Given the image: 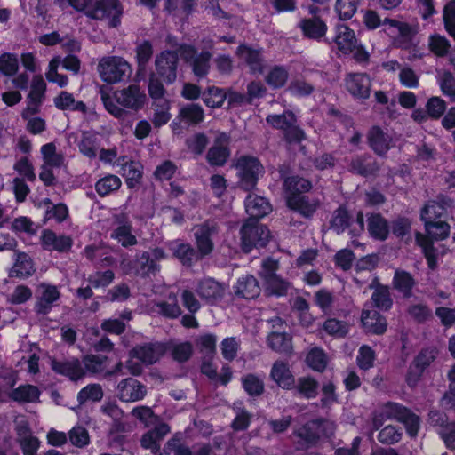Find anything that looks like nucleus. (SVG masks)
<instances>
[{"label":"nucleus","instance_id":"26","mask_svg":"<svg viewBox=\"0 0 455 455\" xmlns=\"http://www.w3.org/2000/svg\"><path fill=\"white\" fill-rule=\"evenodd\" d=\"M270 377L282 388L291 389L295 386V379L287 363L276 361L271 369Z\"/></svg>","mask_w":455,"mask_h":455},{"label":"nucleus","instance_id":"52","mask_svg":"<svg viewBox=\"0 0 455 455\" xmlns=\"http://www.w3.org/2000/svg\"><path fill=\"white\" fill-rule=\"evenodd\" d=\"M137 267L135 274L140 276H149L158 271V266L150 259L149 254L146 251L142 252L137 259Z\"/></svg>","mask_w":455,"mask_h":455},{"label":"nucleus","instance_id":"56","mask_svg":"<svg viewBox=\"0 0 455 455\" xmlns=\"http://www.w3.org/2000/svg\"><path fill=\"white\" fill-rule=\"evenodd\" d=\"M242 383L244 390L249 395H259L264 391V382L262 378L255 374H247L242 378Z\"/></svg>","mask_w":455,"mask_h":455},{"label":"nucleus","instance_id":"38","mask_svg":"<svg viewBox=\"0 0 455 455\" xmlns=\"http://www.w3.org/2000/svg\"><path fill=\"white\" fill-rule=\"evenodd\" d=\"M289 78V71L283 66L275 65L272 67L265 76L266 83L272 88L283 87Z\"/></svg>","mask_w":455,"mask_h":455},{"label":"nucleus","instance_id":"4","mask_svg":"<svg viewBox=\"0 0 455 455\" xmlns=\"http://www.w3.org/2000/svg\"><path fill=\"white\" fill-rule=\"evenodd\" d=\"M334 43L338 50L345 55L352 54L356 61H366L369 58L368 52L356 38L353 29L345 24L337 25L335 28Z\"/></svg>","mask_w":455,"mask_h":455},{"label":"nucleus","instance_id":"57","mask_svg":"<svg viewBox=\"0 0 455 455\" xmlns=\"http://www.w3.org/2000/svg\"><path fill=\"white\" fill-rule=\"evenodd\" d=\"M443 206L435 201L428 202L421 211L420 218L424 224L427 222H434L443 214Z\"/></svg>","mask_w":455,"mask_h":455},{"label":"nucleus","instance_id":"59","mask_svg":"<svg viewBox=\"0 0 455 455\" xmlns=\"http://www.w3.org/2000/svg\"><path fill=\"white\" fill-rule=\"evenodd\" d=\"M158 313L165 317L176 318L181 315V309L178 305L175 296H169L167 301H162L156 304Z\"/></svg>","mask_w":455,"mask_h":455},{"label":"nucleus","instance_id":"13","mask_svg":"<svg viewBox=\"0 0 455 455\" xmlns=\"http://www.w3.org/2000/svg\"><path fill=\"white\" fill-rule=\"evenodd\" d=\"M115 100L119 105L126 108L138 110L143 107L146 101V94L139 85L131 84L116 91Z\"/></svg>","mask_w":455,"mask_h":455},{"label":"nucleus","instance_id":"3","mask_svg":"<svg viewBox=\"0 0 455 455\" xmlns=\"http://www.w3.org/2000/svg\"><path fill=\"white\" fill-rule=\"evenodd\" d=\"M100 77L107 84H116L128 79L132 75L130 63L120 56H105L98 63Z\"/></svg>","mask_w":455,"mask_h":455},{"label":"nucleus","instance_id":"55","mask_svg":"<svg viewBox=\"0 0 455 455\" xmlns=\"http://www.w3.org/2000/svg\"><path fill=\"white\" fill-rule=\"evenodd\" d=\"M424 226L427 235L435 240H443L449 235L450 226L445 221L427 222Z\"/></svg>","mask_w":455,"mask_h":455},{"label":"nucleus","instance_id":"11","mask_svg":"<svg viewBox=\"0 0 455 455\" xmlns=\"http://www.w3.org/2000/svg\"><path fill=\"white\" fill-rule=\"evenodd\" d=\"M219 232L215 222L206 221L195 228L194 236L196 252L200 259L210 255L214 249L213 236Z\"/></svg>","mask_w":455,"mask_h":455},{"label":"nucleus","instance_id":"50","mask_svg":"<svg viewBox=\"0 0 455 455\" xmlns=\"http://www.w3.org/2000/svg\"><path fill=\"white\" fill-rule=\"evenodd\" d=\"M437 80L443 94L455 102V76L453 74L451 71L443 70L438 73Z\"/></svg>","mask_w":455,"mask_h":455},{"label":"nucleus","instance_id":"22","mask_svg":"<svg viewBox=\"0 0 455 455\" xmlns=\"http://www.w3.org/2000/svg\"><path fill=\"white\" fill-rule=\"evenodd\" d=\"M170 432V427L165 423H157L155 427L145 433L140 439L141 446L156 453L160 450V442Z\"/></svg>","mask_w":455,"mask_h":455},{"label":"nucleus","instance_id":"14","mask_svg":"<svg viewBox=\"0 0 455 455\" xmlns=\"http://www.w3.org/2000/svg\"><path fill=\"white\" fill-rule=\"evenodd\" d=\"M146 394V387L132 378L124 379L117 385V396L123 402L132 403L142 400Z\"/></svg>","mask_w":455,"mask_h":455},{"label":"nucleus","instance_id":"63","mask_svg":"<svg viewBox=\"0 0 455 455\" xmlns=\"http://www.w3.org/2000/svg\"><path fill=\"white\" fill-rule=\"evenodd\" d=\"M451 44L443 36L432 35L428 38L429 50L438 57H443L448 54Z\"/></svg>","mask_w":455,"mask_h":455},{"label":"nucleus","instance_id":"32","mask_svg":"<svg viewBox=\"0 0 455 455\" xmlns=\"http://www.w3.org/2000/svg\"><path fill=\"white\" fill-rule=\"evenodd\" d=\"M287 205L306 217L311 216L318 206L315 200L310 201L305 196H287Z\"/></svg>","mask_w":455,"mask_h":455},{"label":"nucleus","instance_id":"37","mask_svg":"<svg viewBox=\"0 0 455 455\" xmlns=\"http://www.w3.org/2000/svg\"><path fill=\"white\" fill-rule=\"evenodd\" d=\"M393 285L395 290L408 298L411 296V290L415 285V281L410 273L403 270H396L393 279Z\"/></svg>","mask_w":455,"mask_h":455},{"label":"nucleus","instance_id":"53","mask_svg":"<svg viewBox=\"0 0 455 455\" xmlns=\"http://www.w3.org/2000/svg\"><path fill=\"white\" fill-rule=\"evenodd\" d=\"M103 397V390L100 384H90L82 388L77 394V401L80 404L88 401L99 402Z\"/></svg>","mask_w":455,"mask_h":455},{"label":"nucleus","instance_id":"5","mask_svg":"<svg viewBox=\"0 0 455 455\" xmlns=\"http://www.w3.org/2000/svg\"><path fill=\"white\" fill-rule=\"evenodd\" d=\"M235 167L239 177V184L246 191L252 190L257 185L259 177L264 173L263 165L253 156L239 157Z\"/></svg>","mask_w":455,"mask_h":455},{"label":"nucleus","instance_id":"42","mask_svg":"<svg viewBox=\"0 0 455 455\" xmlns=\"http://www.w3.org/2000/svg\"><path fill=\"white\" fill-rule=\"evenodd\" d=\"M122 181L119 177L108 174L100 179L95 184V190L100 196H106L120 188Z\"/></svg>","mask_w":455,"mask_h":455},{"label":"nucleus","instance_id":"33","mask_svg":"<svg viewBox=\"0 0 455 455\" xmlns=\"http://www.w3.org/2000/svg\"><path fill=\"white\" fill-rule=\"evenodd\" d=\"M171 250L183 265L191 266L195 261L200 259L197 252L189 243H172Z\"/></svg>","mask_w":455,"mask_h":455},{"label":"nucleus","instance_id":"45","mask_svg":"<svg viewBox=\"0 0 455 455\" xmlns=\"http://www.w3.org/2000/svg\"><path fill=\"white\" fill-rule=\"evenodd\" d=\"M34 272L33 263L30 257L26 253H18L15 263L12 268V275L24 278L31 275Z\"/></svg>","mask_w":455,"mask_h":455},{"label":"nucleus","instance_id":"29","mask_svg":"<svg viewBox=\"0 0 455 455\" xmlns=\"http://www.w3.org/2000/svg\"><path fill=\"white\" fill-rule=\"evenodd\" d=\"M361 320L364 330L368 332L382 334L386 331V320L375 309H364Z\"/></svg>","mask_w":455,"mask_h":455},{"label":"nucleus","instance_id":"58","mask_svg":"<svg viewBox=\"0 0 455 455\" xmlns=\"http://www.w3.org/2000/svg\"><path fill=\"white\" fill-rule=\"evenodd\" d=\"M60 63V57L58 56L52 58L49 63L48 70L45 73V76L49 82L55 83L59 86L64 87L68 84V79L65 75L58 73L57 69Z\"/></svg>","mask_w":455,"mask_h":455},{"label":"nucleus","instance_id":"30","mask_svg":"<svg viewBox=\"0 0 455 455\" xmlns=\"http://www.w3.org/2000/svg\"><path fill=\"white\" fill-rule=\"evenodd\" d=\"M41 392L33 385H20L9 394V397L20 403H36L39 401Z\"/></svg>","mask_w":455,"mask_h":455},{"label":"nucleus","instance_id":"44","mask_svg":"<svg viewBox=\"0 0 455 455\" xmlns=\"http://www.w3.org/2000/svg\"><path fill=\"white\" fill-rule=\"evenodd\" d=\"M368 230L371 236L379 240H385L388 235L387 223L379 214L371 215L368 219Z\"/></svg>","mask_w":455,"mask_h":455},{"label":"nucleus","instance_id":"62","mask_svg":"<svg viewBox=\"0 0 455 455\" xmlns=\"http://www.w3.org/2000/svg\"><path fill=\"white\" fill-rule=\"evenodd\" d=\"M68 440L72 445L84 448L90 443V435L86 428L75 426L68 431Z\"/></svg>","mask_w":455,"mask_h":455},{"label":"nucleus","instance_id":"1","mask_svg":"<svg viewBox=\"0 0 455 455\" xmlns=\"http://www.w3.org/2000/svg\"><path fill=\"white\" fill-rule=\"evenodd\" d=\"M62 10L71 7L92 20H108L110 27L120 23L123 7L118 0H54Z\"/></svg>","mask_w":455,"mask_h":455},{"label":"nucleus","instance_id":"6","mask_svg":"<svg viewBox=\"0 0 455 455\" xmlns=\"http://www.w3.org/2000/svg\"><path fill=\"white\" fill-rule=\"evenodd\" d=\"M269 237L267 228L254 220H249L241 228L242 247L245 252H250L253 247H264Z\"/></svg>","mask_w":455,"mask_h":455},{"label":"nucleus","instance_id":"7","mask_svg":"<svg viewBox=\"0 0 455 455\" xmlns=\"http://www.w3.org/2000/svg\"><path fill=\"white\" fill-rule=\"evenodd\" d=\"M384 32L393 39V44L401 48H406L418 33V24H411L395 19L383 20Z\"/></svg>","mask_w":455,"mask_h":455},{"label":"nucleus","instance_id":"21","mask_svg":"<svg viewBox=\"0 0 455 455\" xmlns=\"http://www.w3.org/2000/svg\"><path fill=\"white\" fill-rule=\"evenodd\" d=\"M236 55L249 66L251 73L263 72L265 61L260 50L243 44L237 48Z\"/></svg>","mask_w":455,"mask_h":455},{"label":"nucleus","instance_id":"61","mask_svg":"<svg viewBox=\"0 0 455 455\" xmlns=\"http://www.w3.org/2000/svg\"><path fill=\"white\" fill-rule=\"evenodd\" d=\"M155 114L153 124L156 127L165 124L171 119L170 101L168 100H161V102L154 103Z\"/></svg>","mask_w":455,"mask_h":455},{"label":"nucleus","instance_id":"43","mask_svg":"<svg viewBox=\"0 0 455 455\" xmlns=\"http://www.w3.org/2000/svg\"><path fill=\"white\" fill-rule=\"evenodd\" d=\"M311 182L298 176L288 177L284 180V188L287 196H301L311 188Z\"/></svg>","mask_w":455,"mask_h":455},{"label":"nucleus","instance_id":"64","mask_svg":"<svg viewBox=\"0 0 455 455\" xmlns=\"http://www.w3.org/2000/svg\"><path fill=\"white\" fill-rule=\"evenodd\" d=\"M306 360L308 366L316 371H323L327 366L326 355L322 349L317 347L309 351Z\"/></svg>","mask_w":455,"mask_h":455},{"label":"nucleus","instance_id":"20","mask_svg":"<svg viewBox=\"0 0 455 455\" xmlns=\"http://www.w3.org/2000/svg\"><path fill=\"white\" fill-rule=\"evenodd\" d=\"M17 443L23 455H35L40 447L39 439L33 435L27 424H20L16 428Z\"/></svg>","mask_w":455,"mask_h":455},{"label":"nucleus","instance_id":"24","mask_svg":"<svg viewBox=\"0 0 455 455\" xmlns=\"http://www.w3.org/2000/svg\"><path fill=\"white\" fill-rule=\"evenodd\" d=\"M315 10L316 8H312L311 13L315 14ZM299 27L306 36L315 40L323 37L328 29L326 23L315 15L312 18L302 20Z\"/></svg>","mask_w":455,"mask_h":455},{"label":"nucleus","instance_id":"27","mask_svg":"<svg viewBox=\"0 0 455 455\" xmlns=\"http://www.w3.org/2000/svg\"><path fill=\"white\" fill-rule=\"evenodd\" d=\"M235 292L246 299H255L260 294V286L253 275H245L238 279Z\"/></svg>","mask_w":455,"mask_h":455},{"label":"nucleus","instance_id":"25","mask_svg":"<svg viewBox=\"0 0 455 455\" xmlns=\"http://www.w3.org/2000/svg\"><path fill=\"white\" fill-rule=\"evenodd\" d=\"M245 210L250 220H257L268 214L272 207L265 197L250 194L245 200Z\"/></svg>","mask_w":455,"mask_h":455},{"label":"nucleus","instance_id":"9","mask_svg":"<svg viewBox=\"0 0 455 455\" xmlns=\"http://www.w3.org/2000/svg\"><path fill=\"white\" fill-rule=\"evenodd\" d=\"M110 238L123 247H131L138 243L136 235L132 234V221L126 213H118L113 216Z\"/></svg>","mask_w":455,"mask_h":455},{"label":"nucleus","instance_id":"49","mask_svg":"<svg viewBox=\"0 0 455 455\" xmlns=\"http://www.w3.org/2000/svg\"><path fill=\"white\" fill-rule=\"evenodd\" d=\"M297 392L305 398H314L317 395L318 383L313 378L301 377L295 381Z\"/></svg>","mask_w":455,"mask_h":455},{"label":"nucleus","instance_id":"39","mask_svg":"<svg viewBox=\"0 0 455 455\" xmlns=\"http://www.w3.org/2000/svg\"><path fill=\"white\" fill-rule=\"evenodd\" d=\"M54 104L61 110H74L86 112V106L83 101H76L71 93L61 92L55 99Z\"/></svg>","mask_w":455,"mask_h":455},{"label":"nucleus","instance_id":"16","mask_svg":"<svg viewBox=\"0 0 455 455\" xmlns=\"http://www.w3.org/2000/svg\"><path fill=\"white\" fill-rule=\"evenodd\" d=\"M178 54L174 52H164L156 59V68L160 76L167 83L176 79Z\"/></svg>","mask_w":455,"mask_h":455},{"label":"nucleus","instance_id":"15","mask_svg":"<svg viewBox=\"0 0 455 455\" xmlns=\"http://www.w3.org/2000/svg\"><path fill=\"white\" fill-rule=\"evenodd\" d=\"M40 243L46 251L68 252L73 245V239L68 235H58L51 229H44L40 235Z\"/></svg>","mask_w":455,"mask_h":455},{"label":"nucleus","instance_id":"8","mask_svg":"<svg viewBox=\"0 0 455 455\" xmlns=\"http://www.w3.org/2000/svg\"><path fill=\"white\" fill-rule=\"evenodd\" d=\"M266 120L272 127L283 131L285 138L291 142H299L306 139L305 132L297 125V117L291 111L269 115Z\"/></svg>","mask_w":455,"mask_h":455},{"label":"nucleus","instance_id":"51","mask_svg":"<svg viewBox=\"0 0 455 455\" xmlns=\"http://www.w3.org/2000/svg\"><path fill=\"white\" fill-rule=\"evenodd\" d=\"M267 341L270 347L279 353H287L291 349V339L286 333L272 332Z\"/></svg>","mask_w":455,"mask_h":455},{"label":"nucleus","instance_id":"40","mask_svg":"<svg viewBox=\"0 0 455 455\" xmlns=\"http://www.w3.org/2000/svg\"><path fill=\"white\" fill-rule=\"evenodd\" d=\"M100 145L96 134L91 132H84L80 141L78 142V148L81 154L84 156L92 159L97 156Z\"/></svg>","mask_w":455,"mask_h":455},{"label":"nucleus","instance_id":"60","mask_svg":"<svg viewBox=\"0 0 455 455\" xmlns=\"http://www.w3.org/2000/svg\"><path fill=\"white\" fill-rule=\"evenodd\" d=\"M359 0H337L335 11L343 20L351 19L356 12Z\"/></svg>","mask_w":455,"mask_h":455},{"label":"nucleus","instance_id":"35","mask_svg":"<svg viewBox=\"0 0 455 455\" xmlns=\"http://www.w3.org/2000/svg\"><path fill=\"white\" fill-rule=\"evenodd\" d=\"M46 205L44 221L54 220L57 223H62L69 217V210L65 204L60 203L53 204L50 199L46 198L43 201Z\"/></svg>","mask_w":455,"mask_h":455},{"label":"nucleus","instance_id":"23","mask_svg":"<svg viewBox=\"0 0 455 455\" xmlns=\"http://www.w3.org/2000/svg\"><path fill=\"white\" fill-rule=\"evenodd\" d=\"M228 137L222 133L215 140V144L207 153V160L212 165H224L229 157L230 152L228 148Z\"/></svg>","mask_w":455,"mask_h":455},{"label":"nucleus","instance_id":"47","mask_svg":"<svg viewBox=\"0 0 455 455\" xmlns=\"http://www.w3.org/2000/svg\"><path fill=\"white\" fill-rule=\"evenodd\" d=\"M108 357L102 355H88L83 358L82 365L86 372L101 373L107 367Z\"/></svg>","mask_w":455,"mask_h":455},{"label":"nucleus","instance_id":"12","mask_svg":"<svg viewBox=\"0 0 455 455\" xmlns=\"http://www.w3.org/2000/svg\"><path fill=\"white\" fill-rule=\"evenodd\" d=\"M179 53L185 61L190 64L196 76L204 77L208 74L212 57L209 52L197 53L193 46L183 44L179 48Z\"/></svg>","mask_w":455,"mask_h":455},{"label":"nucleus","instance_id":"18","mask_svg":"<svg viewBox=\"0 0 455 455\" xmlns=\"http://www.w3.org/2000/svg\"><path fill=\"white\" fill-rule=\"evenodd\" d=\"M165 351L162 343H148L137 346L131 351V357L139 359L141 363L151 364L156 363Z\"/></svg>","mask_w":455,"mask_h":455},{"label":"nucleus","instance_id":"34","mask_svg":"<svg viewBox=\"0 0 455 455\" xmlns=\"http://www.w3.org/2000/svg\"><path fill=\"white\" fill-rule=\"evenodd\" d=\"M369 142L378 155H384L390 148L391 138L379 127H373L369 132Z\"/></svg>","mask_w":455,"mask_h":455},{"label":"nucleus","instance_id":"46","mask_svg":"<svg viewBox=\"0 0 455 455\" xmlns=\"http://www.w3.org/2000/svg\"><path fill=\"white\" fill-rule=\"evenodd\" d=\"M416 243L419 246L421 247L424 255L427 259V265L431 269H435L436 267V252L435 249L433 246L432 241L428 238V236L417 232L416 235Z\"/></svg>","mask_w":455,"mask_h":455},{"label":"nucleus","instance_id":"19","mask_svg":"<svg viewBox=\"0 0 455 455\" xmlns=\"http://www.w3.org/2000/svg\"><path fill=\"white\" fill-rule=\"evenodd\" d=\"M52 369L55 372L69 378L71 380L80 379L85 375L82 363L76 358L65 361L52 360Z\"/></svg>","mask_w":455,"mask_h":455},{"label":"nucleus","instance_id":"41","mask_svg":"<svg viewBox=\"0 0 455 455\" xmlns=\"http://www.w3.org/2000/svg\"><path fill=\"white\" fill-rule=\"evenodd\" d=\"M121 174L125 178L127 186L132 188L141 179L142 167L140 163L135 161L125 162L122 164Z\"/></svg>","mask_w":455,"mask_h":455},{"label":"nucleus","instance_id":"17","mask_svg":"<svg viewBox=\"0 0 455 455\" xmlns=\"http://www.w3.org/2000/svg\"><path fill=\"white\" fill-rule=\"evenodd\" d=\"M345 81L347 91L354 97L367 99L370 96L371 82L366 74H349Z\"/></svg>","mask_w":455,"mask_h":455},{"label":"nucleus","instance_id":"48","mask_svg":"<svg viewBox=\"0 0 455 455\" xmlns=\"http://www.w3.org/2000/svg\"><path fill=\"white\" fill-rule=\"evenodd\" d=\"M227 98L226 90L211 86L202 94L204 104L212 108H220Z\"/></svg>","mask_w":455,"mask_h":455},{"label":"nucleus","instance_id":"28","mask_svg":"<svg viewBox=\"0 0 455 455\" xmlns=\"http://www.w3.org/2000/svg\"><path fill=\"white\" fill-rule=\"evenodd\" d=\"M197 293L202 299L213 302L224 296L225 287L212 278H206L200 282Z\"/></svg>","mask_w":455,"mask_h":455},{"label":"nucleus","instance_id":"36","mask_svg":"<svg viewBox=\"0 0 455 455\" xmlns=\"http://www.w3.org/2000/svg\"><path fill=\"white\" fill-rule=\"evenodd\" d=\"M204 112L200 105L188 104L180 109L177 119L189 124H197L204 120Z\"/></svg>","mask_w":455,"mask_h":455},{"label":"nucleus","instance_id":"31","mask_svg":"<svg viewBox=\"0 0 455 455\" xmlns=\"http://www.w3.org/2000/svg\"><path fill=\"white\" fill-rule=\"evenodd\" d=\"M43 164L55 168H60L65 162V156L62 152L58 151L54 142L44 144L40 148Z\"/></svg>","mask_w":455,"mask_h":455},{"label":"nucleus","instance_id":"10","mask_svg":"<svg viewBox=\"0 0 455 455\" xmlns=\"http://www.w3.org/2000/svg\"><path fill=\"white\" fill-rule=\"evenodd\" d=\"M60 295L59 286L49 283H40L36 291L35 312L43 315L49 314L60 299Z\"/></svg>","mask_w":455,"mask_h":455},{"label":"nucleus","instance_id":"2","mask_svg":"<svg viewBox=\"0 0 455 455\" xmlns=\"http://www.w3.org/2000/svg\"><path fill=\"white\" fill-rule=\"evenodd\" d=\"M385 419H395L403 423L411 436H416L418 434L419 427V417L402 404L396 403L384 404L379 412L376 413L372 419L374 428L378 429L382 426Z\"/></svg>","mask_w":455,"mask_h":455},{"label":"nucleus","instance_id":"54","mask_svg":"<svg viewBox=\"0 0 455 455\" xmlns=\"http://www.w3.org/2000/svg\"><path fill=\"white\" fill-rule=\"evenodd\" d=\"M317 421L312 420L297 429L295 434L305 443L312 444L320 439V433L317 432Z\"/></svg>","mask_w":455,"mask_h":455}]
</instances>
